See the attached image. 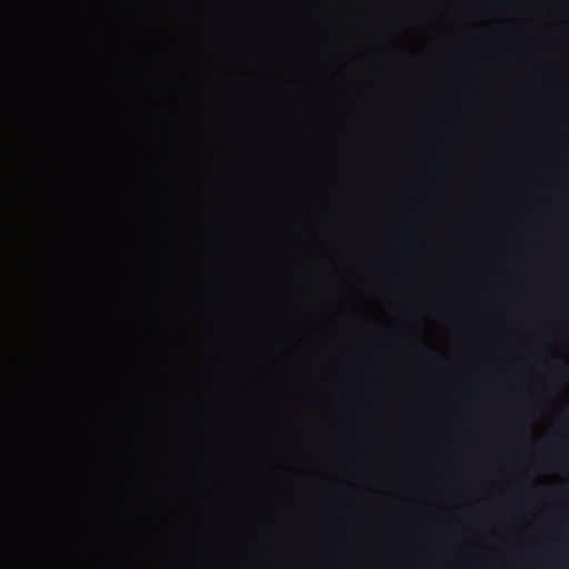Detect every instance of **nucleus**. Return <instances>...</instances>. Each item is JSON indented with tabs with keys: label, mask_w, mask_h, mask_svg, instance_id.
<instances>
[{
	"label": "nucleus",
	"mask_w": 569,
	"mask_h": 569,
	"mask_svg": "<svg viewBox=\"0 0 569 569\" xmlns=\"http://www.w3.org/2000/svg\"><path fill=\"white\" fill-rule=\"evenodd\" d=\"M423 347H425V350H426L429 355H432V356L435 355V351H433L429 346L423 345Z\"/></svg>",
	"instance_id": "1"
}]
</instances>
